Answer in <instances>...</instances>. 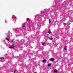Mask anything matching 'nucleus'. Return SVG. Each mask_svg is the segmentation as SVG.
Listing matches in <instances>:
<instances>
[{
	"label": "nucleus",
	"mask_w": 73,
	"mask_h": 73,
	"mask_svg": "<svg viewBox=\"0 0 73 73\" xmlns=\"http://www.w3.org/2000/svg\"><path fill=\"white\" fill-rule=\"evenodd\" d=\"M48 10H45L44 11H42L41 12V15H36L35 16V20L34 21H36L37 20H41V19L42 18V16H46V15H47L48 14L50 13V12H49V11L47 12Z\"/></svg>",
	"instance_id": "obj_1"
},
{
	"label": "nucleus",
	"mask_w": 73,
	"mask_h": 73,
	"mask_svg": "<svg viewBox=\"0 0 73 73\" xmlns=\"http://www.w3.org/2000/svg\"><path fill=\"white\" fill-rule=\"evenodd\" d=\"M13 29L14 30V31H16V33H21V30L20 28H17L16 29L13 28Z\"/></svg>",
	"instance_id": "obj_2"
},
{
	"label": "nucleus",
	"mask_w": 73,
	"mask_h": 73,
	"mask_svg": "<svg viewBox=\"0 0 73 73\" xmlns=\"http://www.w3.org/2000/svg\"><path fill=\"white\" fill-rule=\"evenodd\" d=\"M11 20H12L13 21H14V22H16V17L14 15L12 16V17L11 18Z\"/></svg>",
	"instance_id": "obj_3"
},
{
	"label": "nucleus",
	"mask_w": 73,
	"mask_h": 73,
	"mask_svg": "<svg viewBox=\"0 0 73 73\" xmlns=\"http://www.w3.org/2000/svg\"><path fill=\"white\" fill-rule=\"evenodd\" d=\"M16 56H12V57H11V58L10 57H9V60H11L10 61V62H9V64H11V59H12V58H16Z\"/></svg>",
	"instance_id": "obj_4"
},
{
	"label": "nucleus",
	"mask_w": 73,
	"mask_h": 73,
	"mask_svg": "<svg viewBox=\"0 0 73 73\" xmlns=\"http://www.w3.org/2000/svg\"><path fill=\"white\" fill-rule=\"evenodd\" d=\"M42 22H39L38 24V27H41V26L42 25Z\"/></svg>",
	"instance_id": "obj_5"
},
{
	"label": "nucleus",
	"mask_w": 73,
	"mask_h": 73,
	"mask_svg": "<svg viewBox=\"0 0 73 73\" xmlns=\"http://www.w3.org/2000/svg\"><path fill=\"white\" fill-rule=\"evenodd\" d=\"M7 36H8V37H11V33H10V31H8V34Z\"/></svg>",
	"instance_id": "obj_6"
},
{
	"label": "nucleus",
	"mask_w": 73,
	"mask_h": 73,
	"mask_svg": "<svg viewBox=\"0 0 73 73\" xmlns=\"http://www.w3.org/2000/svg\"><path fill=\"white\" fill-rule=\"evenodd\" d=\"M0 60H4V57H1L0 58Z\"/></svg>",
	"instance_id": "obj_7"
},
{
	"label": "nucleus",
	"mask_w": 73,
	"mask_h": 73,
	"mask_svg": "<svg viewBox=\"0 0 73 73\" xmlns=\"http://www.w3.org/2000/svg\"><path fill=\"white\" fill-rule=\"evenodd\" d=\"M59 1H60L59 0H55V4L56 3H57L58 2H59Z\"/></svg>",
	"instance_id": "obj_8"
},
{
	"label": "nucleus",
	"mask_w": 73,
	"mask_h": 73,
	"mask_svg": "<svg viewBox=\"0 0 73 73\" xmlns=\"http://www.w3.org/2000/svg\"><path fill=\"white\" fill-rule=\"evenodd\" d=\"M50 60L51 61H54V58H52L50 59Z\"/></svg>",
	"instance_id": "obj_9"
},
{
	"label": "nucleus",
	"mask_w": 73,
	"mask_h": 73,
	"mask_svg": "<svg viewBox=\"0 0 73 73\" xmlns=\"http://www.w3.org/2000/svg\"><path fill=\"white\" fill-rule=\"evenodd\" d=\"M17 58L18 60H22L21 58H20L19 57H17Z\"/></svg>",
	"instance_id": "obj_10"
},
{
	"label": "nucleus",
	"mask_w": 73,
	"mask_h": 73,
	"mask_svg": "<svg viewBox=\"0 0 73 73\" xmlns=\"http://www.w3.org/2000/svg\"><path fill=\"white\" fill-rule=\"evenodd\" d=\"M66 5V2H64L62 4V5Z\"/></svg>",
	"instance_id": "obj_11"
},
{
	"label": "nucleus",
	"mask_w": 73,
	"mask_h": 73,
	"mask_svg": "<svg viewBox=\"0 0 73 73\" xmlns=\"http://www.w3.org/2000/svg\"><path fill=\"white\" fill-rule=\"evenodd\" d=\"M54 7L55 8H58V7H60V5L59 6L57 5V7H56V6H55Z\"/></svg>",
	"instance_id": "obj_12"
},
{
	"label": "nucleus",
	"mask_w": 73,
	"mask_h": 73,
	"mask_svg": "<svg viewBox=\"0 0 73 73\" xmlns=\"http://www.w3.org/2000/svg\"><path fill=\"white\" fill-rule=\"evenodd\" d=\"M21 42L24 44V43L25 42V40H24L23 39H22V40Z\"/></svg>",
	"instance_id": "obj_13"
},
{
	"label": "nucleus",
	"mask_w": 73,
	"mask_h": 73,
	"mask_svg": "<svg viewBox=\"0 0 73 73\" xmlns=\"http://www.w3.org/2000/svg\"><path fill=\"white\" fill-rule=\"evenodd\" d=\"M48 33L49 34L51 33V31H50V29L48 30Z\"/></svg>",
	"instance_id": "obj_14"
},
{
	"label": "nucleus",
	"mask_w": 73,
	"mask_h": 73,
	"mask_svg": "<svg viewBox=\"0 0 73 73\" xmlns=\"http://www.w3.org/2000/svg\"><path fill=\"white\" fill-rule=\"evenodd\" d=\"M54 73H57V70H54Z\"/></svg>",
	"instance_id": "obj_15"
},
{
	"label": "nucleus",
	"mask_w": 73,
	"mask_h": 73,
	"mask_svg": "<svg viewBox=\"0 0 73 73\" xmlns=\"http://www.w3.org/2000/svg\"><path fill=\"white\" fill-rule=\"evenodd\" d=\"M9 48H15V46L12 47H9Z\"/></svg>",
	"instance_id": "obj_16"
},
{
	"label": "nucleus",
	"mask_w": 73,
	"mask_h": 73,
	"mask_svg": "<svg viewBox=\"0 0 73 73\" xmlns=\"http://www.w3.org/2000/svg\"><path fill=\"white\" fill-rule=\"evenodd\" d=\"M52 39H53V38H50V37L48 38L49 40H52Z\"/></svg>",
	"instance_id": "obj_17"
},
{
	"label": "nucleus",
	"mask_w": 73,
	"mask_h": 73,
	"mask_svg": "<svg viewBox=\"0 0 73 73\" xmlns=\"http://www.w3.org/2000/svg\"><path fill=\"white\" fill-rule=\"evenodd\" d=\"M46 60H43L42 61L43 62H46Z\"/></svg>",
	"instance_id": "obj_18"
},
{
	"label": "nucleus",
	"mask_w": 73,
	"mask_h": 73,
	"mask_svg": "<svg viewBox=\"0 0 73 73\" xmlns=\"http://www.w3.org/2000/svg\"><path fill=\"white\" fill-rule=\"evenodd\" d=\"M64 49L65 50H66V47H64Z\"/></svg>",
	"instance_id": "obj_19"
},
{
	"label": "nucleus",
	"mask_w": 73,
	"mask_h": 73,
	"mask_svg": "<svg viewBox=\"0 0 73 73\" xmlns=\"http://www.w3.org/2000/svg\"><path fill=\"white\" fill-rule=\"evenodd\" d=\"M6 40H7V41H9V39L8 38H6Z\"/></svg>",
	"instance_id": "obj_20"
},
{
	"label": "nucleus",
	"mask_w": 73,
	"mask_h": 73,
	"mask_svg": "<svg viewBox=\"0 0 73 73\" xmlns=\"http://www.w3.org/2000/svg\"><path fill=\"white\" fill-rule=\"evenodd\" d=\"M51 65V64H48V66H50Z\"/></svg>",
	"instance_id": "obj_21"
},
{
	"label": "nucleus",
	"mask_w": 73,
	"mask_h": 73,
	"mask_svg": "<svg viewBox=\"0 0 73 73\" xmlns=\"http://www.w3.org/2000/svg\"><path fill=\"white\" fill-rule=\"evenodd\" d=\"M29 29H30L29 30V29H28V30L29 31H31V28H29Z\"/></svg>",
	"instance_id": "obj_22"
},
{
	"label": "nucleus",
	"mask_w": 73,
	"mask_h": 73,
	"mask_svg": "<svg viewBox=\"0 0 73 73\" xmlns=\"http://www.w3.org/2000/svg\"><path fill=\"white\" fill-rule=\"evenodd\" d=\"M5 23H7V20H5Z\"/></svg>",
	"instance_id": "obj_23"
},
{
	"label": "nucleus",
	"mask_w": 73,
	"mask_h": 73,
	"mask_svg": "<svg viewBox=\"0 0 73 73\" xmlns=\"http://www.w3.org/2000/svg\"><path fill=\"white\" fill-rule=\"evenodd\" d=\"M26 20H30V19L29 18H27L26 19Z\"/></svg>",
	"instance_id": "obj_24"
},
{
	"label": "nucleus",
	"mask_w": 73,
	"mask_h": 73,
	"mask_svg": "<svg viewBox=\"0 0 73 73\" xmlns=\"http://www.w3.org/2000/svg\"><path fill=\"white\" fill-rule=\"evenodd\" d=\"M45 44V42L43 43H42V45H44V44Z\"/></svg>",
	"instance_id": "obj_25"
},
{
	"label": "nucleus",
	"mask_w": 73,
	"mask_h": 73,
	"mask_svg": "<svg viewBox=\"0 0 73 73\" xmlns=\"http://www.w3.org/2000/svg\"><path fill=\"white\" fill-rule=\"evenodd\" d=\"M63 30V29H60V30L61 31H62Z\"/></svg>",
	"instance_id": "obj_26"
},
{
	"label": "nucleus",
	"mask_w": 73,
	"mask_h": 73,
	"mask_svg": "<svg viewBox=\"0 0 73 73\" xmlns=\"http://www.w3.org/2000/svg\"><path fill=\"white\" fill-rule=\"evenodd\" d=\"M49 23H51V21H50V20H49Z\"/></svg>",
	"instance_id": "obj_27"
},
{
	"label": "nucleus",
	"mask_w": 73,
	"mask_h": 73,
	"mask_svg": "<svg viewBox=\"0 0 73 73\" xmlns=\"http://www.w3.org/2000/svg\"><path fill=\"white\" fill-rule=\"evenodd\" d=\"M16 72V70H15L14 72V73H15Z\"/></svg>",
	"instance_id": "obj_28"
},
{
	"label": "nucleus",
	"mask_w": 73,
	"mask_h": 73,
	"mask_svg": "<svg viewBox=\"0 0 73 73\" xmlns=\"http://www.w3.org/2000/svg\"><path fill=\"white\" fill-rule=\"evenodd\" d=\"M23 27H25V25H23Z\"/></svg>",
	"instance_id": "obj_29"
},
{
	"label": "nucleus",
	"mask_w": 73,
	"mask_h": 73,
	"mask_svg": "<svg viewBox=\"0 0 73 73\" xmlns=\"http://www.w3.org/2000/svg\"><path fill=\"white\" fill-rule=\"evenodd\" d=\"M25 56V54L23 55V56Z\"/></svg>",
	"instance_id": "obj_30"
},
{
	"label": "nucleus",
	"mask_w": 73,
	"mask_h": 73,
	"mask_svg": "<svg viewBox=\"0 0 73 73\" xmlns=\"http://www.w3.org/2000/svg\"><path fill=\"white\" fill-rule=\"evenodd\" d=\"M52 12H54V11H53V10H52Z\"/></svg>",
	"instance_id": "obj_31"
},
{
	"label": "nucleus",
	"mask_w": 73,
	"mask_h": 73,
	"mask_svg": "<svg viewBox=\"0 0 73 73\" xmlns=\"http://www.w3.org/2000/svg\"><path fill=\"white\" fill-rule=\"evenodd\" d=\"M50 10V9H48V11H49Z\"/></svg>",
	"instance_id": "obj_32"
},
{
	"label": "nucleus",
	"mask_w": 73,
	"mask_h": 73,
	"mask_svg": "<svg viewBox=\"0 0 73 73\" xmlns=\"http://www.w3.org/2000/svg\"><path fill=\"white\" fill-rule=\"evenodd\" d=\"M19 52V51H17V52Z\"/></svg>",
	"instance_id": "obj_33"
},
{
	"label": "nucleus",
	"mask_w": 73,
	"mask_h": 73,
	"mask_svg": "<svg viewBox=\"0 0 73 73\" xmlns=\"http://www.w3.org/2000/svg\"><path fill=\"white\" fill-rule=\"evenodd\" d=\"M23 63V62H22V63Z\"/></svg>",
	"instance_id": "obj_34"
},
{
	"label": "nucleus",
	"mask_w": 73,
	"mask_h": 73,
	"mask_svg": "<svg viewBox=\"0 0 73 73\" xmlns=\"http://www.w3.org/2000/svg\"><path fill=\"white\" fill-rule=\"evenodd\" d=\"M61 6V7H62V5H61V6Z\"/></svg>",
	"instance_id": "obj_35"
},
{
	"label": "nucleus",
	"mask_w": 73,
	"mask_h": 73,
	"mask_svg": "<svg viewBox=\"0 0 73 73\" xmlns=\"http://www.w3.org/2000/svg\"><path fill=\"white\" fill-rule=\"evenodd\" d=\"M28 29H29V28H28Z\"/></svg>",
	"instance_id": "obj_36"
},
{
	"label": "nucleus",
	"mask_w": 73,
	"mask_h": 73,
	"mask_svg": "<svg viewBox=\"0 0 73 73\" xmlns=\"http://www.w3.org/2000/svg\"><path fill=\"white\" fill-rule=\"evenodd\" d=\"M29 48H31V47H29Z\"/></svg>",
	"instance_id": "obj_37"
}]
</instances>
